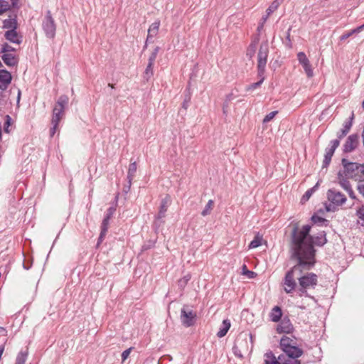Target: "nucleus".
Segmentation results:
<instances>
[{
  "label": "nucleus",
  "instance_id": "nucleus-22",
  "mask_svg": "<svg viewBox=\"0 0 364 364\" xmlns=\"http://www.w3.org/2000/svg\"><path fill=\"white\" fill-rule=\"evenodd\" d=\"M282 316V309L279 306H274L269 314L270 319L273 322H278L280 320Z\"/></svg>",
  "mask_w": 364,
  "mask_h": 364
},
{
  "label": "nucleus",
  "instance_id": "nucleus-44",
  "mask_svg": "<svg viewBox=\"0 0 364 364\" xmlns=\"http://www.w3.org/2000/svg\"><path fill=\"white\" fill-rule=\"evenodd\" d=\"M268 17L269 16L265 15L261 18L260 22L259 23V25L257 26L258 33H260V31L263 29L264 25L266 21L267 20Z\"/></svg>",
  "mask_w": 364,
  "mask_h": 364
},
{
  "label": "nucleus",
  "instance_id": "nucleus-55",
  "mask_svg": "<svg viewBox=\"0 0 364 364\" xmlns=\"http://www.w3.org/2000/svg\"><path fill=\"white\" fill-rule=\"evenodd\" d=\"M232 100H233L232 95H229L227 96V101H230Z\"/></svg>",
  "mask_w": 364,
  "mask_h": 364
},
{
  "label": "nucleus",
  "instance_id": "nucleus-32",
  "mask_svg": "<svg viewBox=\"0 0 364 364\" xmlns=\"http://www.w3.org/2000/svg\"><path fill=\"white\" fill-rule=\"evenodd\" d=\"M28 353L26 351H21L18 353L15 364H24L27 359Z\"/></svg>",
  "mask_w": 364,
  "mask_h": 364
},
{
  "label": "nucleus",
  "instance_id": "nucleus-49",
  "mask_svg": "<svg viewBox=\"0 0 364 364\" xmlns=\"http://www.w3.org/2000/svg\"><path fill=\"white\" fill-rule=\"evenodd\" d=\"M132 348H129L125 350L124 351H123V353L122 354V361H124L125 360L127 359V358L129 356V354H130Z\"/></svg>",
  "mask_w": 364,
  "mask_h": 364
},
{
  "label": "nucleus",
  "instance_id": "nucleus-20",
  "mask_svg": "<svg viewBox=\"0 0 364 364\" xmlns=\"http://www.w3.org/2000/svg\"><path fill=\"white\" fill-rule=\"evenodd\" d=\"M353 117L354 114L353 113L351 117L350 118V120L345 122L343 124V128L339 132H338V137L339 140L344 136H346L350 131L352 126V120L353 119Z\"/></svg>",
  "mask_w": 364,
  "mask_h": 364
},
{
  "label": "nucleus",
  "instance_id": "nucleus-16",
  "mask_svg": "<svg viewBox=\"0 0 364 364\" xmlns=\"http://www.w3.org/2000/svg\"><path fill=\"white\" fill-rule=\"evenodd\" d=\"M283 352L284 354H282V355H287L293 358H299L303 354V350L297 347L296 345L293 346Z\"/></svg>",
  "mask_w": 364,
  "mask_h": 364
},
{
  "label": "nucleus",
  "instance_id": "nucleus-37",
  "mask_svg": "<svg viewBox=\"0 0 364 364\" xmlns=\"http://www.w3.org/2000/svg\"><path fill=\"white\" fill-rule=\"evenodd\" d=\"M318 186V183H317L316 185L313 187L311 189H309L305 193L304 195L302 197V200L303 201H306L308 200L310 197L311 196L312 193L314 192V191L316 190V188H317Z\"/></svg>",
  "mask_w": 364,
  "mask_h": 364
},
{
  "label": "nucleus",
  "instance_id": "nucleus-50",
  "mask_svg": "<svg viewBox=\"0 0 364 364\" xmlns=\"http://www.w3.org/2000/svg\"><path fill=\"white\" fill-rule=\"evenodd\" d=\"M115 211V208H109L108 210H107V215L105 216V218L108 219V220H110L111 217L112 216V215L114 214Z\"/></svg>",
  "mask_w": 364,
  "mask_h": 364
},
{
  "label": "nucleus",
  "instance_id": "nucleus-41",
  "mask_svg": "<svg viewBox=\"0 0 364 364\" xmlns=\"http://www.w3.org/2000/svg\"><path fill=\"white\" fill-rule=\"evenodd\" d=\"M277 113H278L277 111H273V112H269L263 119V123H267V122H270L272 119H274V117L277 115Z\"/></svg>",
  "mask_w": 364,
  "mask_h": 364
},
{
  "label": "nucleus",
  "instance_id": "nucleus-19",
  "mask_svg": "<svg viewBox=\"0 0 364 364\" xmlns=\"http://www.w3.org/2000/svg\"><path fill=\"white\" fill-rule=\"evenodd\" d=\"M170 202V198L168 196H166L161 200L159 211L157 215L158 219H161L165 216L166 212L167 211L168 203Z\"/></svg>",
  "mask_w": 364,
  "mask_h": 364
},
{
  "label": "nucleus",
  "instance_id": "nucleus-38",
  "mask_svg": "<svg viewBox=\"0 0 364 364\" xmlns=\"http://www.w3.org/2000/svg\"><path fill=\"white\" fill-rule=\"evenodd\" d=\"M257 41L251 43L247 49V55H249L250 58H252L255 53V50H256V47H257Z\"/></svg>",
  "mask_w": 364,
  "mask_h": 364
},
{
  "label": "nucleus",
  "instance_id": "nucleus-8",
  "mask_svg": "<svg viewBox=\"0 0 364 364\" xmlns=\"http://www.w3.org/2000/svg\"><path fill=\"white\" fill-rule=\"evenodd\" d=\"M269 53V46L267 42L262 43L260 46L257 56V68L259 74H262L267 64Z\"/></svg>",
  "mask_w": 364,
  "mask_h": 364
},
{
  "label": "nucleus",
  "instance_id": "nucleus-25",
  "mask_svg": "<svg viewBox=\"0 0 364 364\" xmlns=\"http://www.w3.org/2000/svg\"><path fill=\"white\" fill-rule=\"evenodd\" d=\"M137 166L136 162L131 163L127 173V179L129 184V186H131L132 181L135 176V173L136 172Z\"/></svg>",
  "mask_w": 364,
  "mask_h": 364
},
{
  "label": "nucleus",
  "instance_id": "nucleus-54",
  "mask_svg": "<svg viewBox=\"0 0 364 364\" xmlns=\"http://www.w3.org/2000/svg\"><path fill=\"white\" fill-rule=\"evenodd\" d=\"M290 31H291V28H289L288 32H287V38L289 41H290Z\"/></svg>",
  "mask_w": 364,
  "mask_h": 364
},
{
  "label": "nucleus",
  "instance_id": "nucleus-40",
  "mask_svg": "<svg viewBox=\"0 0 364 364\" xmlns=\"http://www.w3.org/2000/svg\"><path fill=\"white\" fill-rule=\"evenodd\" d=\"M15 48H13L11 46H9L6 43H4L2 45L1 47V53L2 54L6 53H14L15 51Z\"/></svg>",
  "mask_w": 364,
  "mask_h": 364
},
{
  "label": "nucleus",
  "instance_id": "nucleus-10",
  "mask_svg": "<svg viewBox=\"0 0 364 364\" xmlns=\"http://www.w3.org/2000/svg\"><path fill=\"white\" fill-rule=\"evenodd\" d=\"M297 60L299 64L302 66L306 76L311 78L314 76V71L312 66L310 63L309 58L304 52H299L297 53Z\"/></svg>",
  "mask_w": 364,
  "mask_h": 364
},
{
  "label": "nucleus",
  "instance_id": "nucleus-17",
  "mask_svg": "<svg viewBox=\"0 0 364 364\" xmlns=\"http://www.w3.org/2000/svg\"><path fill=\"white\" fill-rule=\"evenodd\" d=\"M2 59L5 64L9 66H14L18 62L17 58L14 53H6L2 54Z\"/></svg>",
  "mask_w": 364,
  "mask_h": 364
},
{
  "label": "nucleus",
  "instance_id": "nucleus-14",
  "mask_svg": "<svg viewBox=\"0 0 364 364\" xmlns=\"http://www.w3.org/2000/svg\"><path fill=\"white\" fill-rule=\"evenodd\" d=\"M5 38L9 41L19 45L22 41V37L16 31V29L8 30L5 33Z\"/></svg>",
  "mask_w": 364,
  "mask_h": 364
},
{
  "label": "nucleus",
  "instance_id": "nucleus-47",
  "mask_svg": "<svg viewBox=\"0 0 364 364\" xmlns=\"http://www.w3.org/2000/svg\"><path fill=\"white\" fill-rule=\"evenodd\" d=\"M356 215L359 219L364 221V205L359 208L356 212Z\"/></svg>",
  "mask_w": 364,
  "mask_h": 364
},
{
  "label": "nucleus",
  "instance_id": "nucleus-48",
  "mask_svg": "<svg viewBox=\"0 0 364 364\" xmlns=\"http://www.w3.org/2000/svg\"><path fill=\"white\" fill-rule=\"evenodd\" d=\"M6 336H7V331H6V329L5 328H4V327L0 326V337H3L4 338L2 339L3 343L4 342L5 340L7 341Z\"/></svg>",
  "mask_w": 364,
  "mask_h": 364
},
{
  "label": "nucleus",
  "instance_id": "nucleus-58",
  "mask_svg": "<svg viewBox=\"0 0 364 364\" xmlns=\"http://www.w3.org/2000/svg\"><path fill=\"white\" fill-rule=\"evenodd\" d=\"M361 27H363V30H364V24L361 25Z\"/></svg>",
  "mask_w": 364,
  "mask_h": 364
},
{
  "label": "nucleus",
  "instance_id": "nucleus-26",
  "mask_svg": "<svg viewBox=\"0 0 364 364\" xmlns=\"http://www.w3.org/2000/svg\"><path fill=\"white\" fill-rule=\"evenodd\" d=\"M279 359L281 362V364H301V362L298 360V358H293L287 355H279Z\"/></svg>",
  "mask_w": 364,
  "mask_h": 364
},
{
  "label": "nucleus",
  "instance_id": "nucleus-52",
  "mask_svg": "<svg viewBox=\"0 0 364 364\" xmlns=\"http://www.w3.org/2000/svg\"><path fill=\"white\" fill-rule=\"evenodd\" d=\"M357 189L359 193L364 197V184H358Z\"/></svg>",
  "mask_w": 364,
  "mask_h": 364
},
{
  "label": "nucleus",
  "instance_id": "nucleus-53",
  "mask_svg": "<svg viewBox=\"0 0 364 364\" xmlns=\"http://www.w3.org/2000/svg\"><path fill=\"white\" fill-rule=\"evenodd\" d=\"M11 118L9 116V115H6V122H5V124H7V127H9L10 124H11ZM5 130L6 132H9L8 131V128H5Z\"/></svg>",
  "mask_w": 364,
  "mask_h": 364
},
{
  "label": "nucleus",
  "instance_id": "nucleus-21",
  "mask_svg": "<svg viewBox=\"0 0 364 364\" xmlns=\"http://www.w3.org/2000/svg\"><path fill=\"white\" fill-rule=\"evenodd\" d=\"M109 220H108L105 218L102 220V225H101V232H100V237L98 238L97 245H100V244L103 241V240L107 232L108 228H109Z\"/></svg>",
  "mask_w": 364,
  "mask_h": 364
},
{
  "label": "nucleus",
  "instance_id": "nucleus-36",
  "mask_svg": "<svg viewBox=\"0 0 364 364\" xmlns=\"http://www.w3.org/2000/svg\"><path fill=\"white\" fill-rule=\"evenodd\" d=\"M300 304H299V307L301 309H305L307 306H311L314 303H316V300L314 299V301H309L305 296H303Z\"/></svg>",
  "mask_w": 364,
  "mask_h": 364
},
{
  "label": "nucleus",
  "instance_id": "nucleus-3",
  "mask_svg": "<svg viewBox=\"0 0 364 364\" xmlns=\"http://www.w3.org/2000/svg\"><path fill=\"white\" fill-rule=\"evenodd\" d=\"M296 259L298 260V263L287 272L284 279V290L287 294H290L295 290L296 279L298 280L302 269H309L312 267L311 262L304 260L301 258Z\"/></svg>",
  "mask_w": 364,
  "mask_h": 364
},
{
  "label": "nucleus",
  "instance_id": "nucleus-29",
  "mask_svg": "<svg viewBox=\"0 0 364 364\" xmlns=\"http://www.w3.org/2000/svg\"><path fill=\"white\" fill-rule=\"evenodd\" d=\"M361 31H363V27H361V26H360L350 31L349 32L343 34L340 37V41H343L346 40L347 38H348L350 36H351L353 34L358 33Z\"/></svg>",
  "mask_w": 364,
  "mask_h": 364
},
{
  "label": "nucleus",
  "instance_id": "nucleus-46",
  "mask_svg": "<svg viewBox=\"0 0 364 364\" xmlns=\"http://www.w3.org/2000/svg\"><path fill=\"white\" fill-rule=\"evenodd\" d=\"M263 82V79H262L261 80L257 82H255L250 85H249L247 87V90H255L256 88H257L258 87H259L262 83Z\"/></svg>",
  "mask_w": 364,
  "mask_h": 364
},
{
  "label": "nucleus",
  "instance_id": "nucleus-43",
  "mask_svg": "<svg viewBox=\"0 0 364 364\" xmlns=\"http://www.w3.org/2000/svg\"><path fill=\"white\" fill-rule=\"evenodd\" d=\"M190 279L191 276L187 274L178 281V285L181 287H184Z\"/></svg>",
  "mask_w": 364,
  "mask_h": 364
},
{
  "label": "nucleus",
  "instance_id": "nucleus-12",
  "mask_svg": "<svg viewBox=\"0 0 364 364\" xmlns=\"http://www.w3.org/2000/svg\"><path fill=\"white\" fill-rule=\"evenodd\" d=\"M359 136L357 134H351L348 138L344 144V151L345 152H351L353 151L358 145L359 143Z\"/></svg>",
  "mask_w": 364,
  "mask_h": 364
},
{
  "label": "nucleus",
  "instance_id": "nucleus-23",
  "mask_svg": "<svg viewBox=\"0 0 364 364\" xmlns=\"http://www.w3.org/2000/svg\"><path fill=\"white\" fill-rule=\"evenodd\" d=\"M264 364H281L279 357L277 358L272 352L269 351L264 354Z\"/></svg>",
  "mask_w": 364,
  "mask_h": 364
},
{
  "label": "nucleus",
  "instance_id": "nucleus-18",
  "mask_svg": "<svg viewBox=\"0 0 364 364\" xmlns=\"http://www.w3.org/2000/svg\"><path fill=\"white\" fill-rule=\"evenodd\" d=\"M294 345H296L295 340L287 336H284L280 340V347L283 351L292 347Z\"/></svg>",
  "mask_w": 364,
  "mask_h": 364
},
{
  "label": "nucleus",
  "instance_id": "nucleus-33",
  "mask_svg": "<svg viewBox=\"0 0 364 364\" xmlns=\"http://www.w3.org/2000/svg\"><path fill=\"white\" fill-rule=\"evenodd\" d=\"M242 274L247 276L249 279H253L257 276V274L252 271L248 270L247 265L243 264L242 267Z\"/></svg>",
  "mask_w": 364,
  "mask_h": 364
},
{
  "label": "nucleus",
  "instance_id": "nucleus-42",
  "mask_svg": "<svg viewBox=\"0 0 364 364\" xmlns=\"http://www.w3.org/2000/svg\"><path fill=\"white\" fill-rule=\"evenodd\" d=\"M311 220L314 224H323L327 222V220L324 218L316 215L312 216Z\"/></svg>",
  "mask_w": 364,
  "mask_h": 364
},
{
  "label": "nucleus",
  "instance_id": "nucleus-45",
  "mask_svg": "<svg viewBox=\"0 0 364 364\" xmlns=\"http://www.w3.org/2000/svg\"><path fill=\"white\" fill-rule=\"evenodd\" d=\"M9 8L8 3L5 1H0V14L7 11Z\"/></svg>",
  "mask_w": 364,
  "mask_h": 364
},
{
  "label": "nucleus",
  "instance_id": "nucleus-7",
  "mask_svg": "<svg viewBox=\"0 0 364 364\" xmlns=\"http://www.w3.org/2000/svg\"><path fill=\"white\" fill-rule=\"evenodd\" d=\"M42 26L46 36L49 38H53L55 36L56 26L50 11H47Z\"/></svg>",
  "mask_w": 364,
  "mask_h": 364
},
{
  "label": "nucleus",
  "instance_id": "nucleus-56",
  "mask_svg": "<svg viewBox=\"0 0 364 364\" xmlns=\"http://www.w3.org/2000/svg\"><path fill=\"white\" fill-rule=\"evenodd\" d=\"M228 106V104L223 105V112L224 113H226V112H227L226 109H227Z\"/></svg>",
  "mask_w": 364,
  "mask_h": 364
},
{
  "label": "nucleus",
  "instance_id": "nucleus-6",
  "mask_svg": "<svg viewBox=\"0 0 364 364\" xmlns=\"http://www.w3.org/2000/svg\"><path fill=\"white\" fill-rule=\"evenodd\" d=\"M69 98L67 95H61L58 99L53 110L52 123L59 124L64 115V109L68 104Z\"/></svg>",
  "mask_w": 364,
  "mask_h": 364
},
{
  "label": "nucleus",
  "instance_id": "nucleus-13",
  "mask_svg": "<svg viewBox=\"0 0 364 364\" xmlns=\"http://www.w3.org/2000/svg\"><path fill=\"white\" fill-rule=\"evenodd\" d=\"M11 75L9 72L1 70H0V90H5L11 83Z\"/></svg>",
  "mask_w": 364,
  "mask_h": 364
},
{
  "label": "nucleus",
  "instance_id": "nucleus-35",
  "mask_svg": "<svg viewBox=\"0 0 364 364\" xmlns=\"http://www.w3.org/2000/svg\"><path fill=\"white\" fill-rule=\"evenodd\" d=\"M153 67L154 65L151 63H148L145 72H144V78H146V80H148L151 77H152L154 74L153 71Z\"/></svg>",
  "mask_w": 364,
  "mask_h": 364
},
{
  "label": "nucleus",
  "instance_id": "nucleus-15",
  "mask_svg": "<svg viewBox=\"0 0 364 364\" xmlns=\"http://www.w3.org/2000/svg\"><path fill=\"white\" fill-rule=\"evenodd\" d=\"M293 330V326L289 319H284L277 326V331L279 333H290Z\"/></svg>",
  "mask_w": 364,
  "mask_h": 364
},
{
  "label": "nucleus",
  "instance_id": "nucleus-57",
  "mask_svg": "<svg viewBox=\"0 0 364 364\" xmlns=\"http://www.w3.org/2000/svg\"><path fill=\"white\" fill-rule=\"evenodd\" d=\"M362 107H363V109H364V101H363V103H362Z\"/></svg>",
  "mask_w": 364,
  "mask_h": 364
},
{
  "label": "nucleus",
  "instance_id": "nucleus-28",
  "mask_svg": "<svg viewBox=\"0 0 364 364\" xmlns=\"http://www.w3.org/2000/svg\"><path fill=\"white\" fill-rule=\"evenodd\" d=\"M3 27L9 30L16 29L17 22L15 18L5 19L3 22Z\"/></svg>",
  "mask_w": 364,
  "mask_h": 364
},
{
  "label": "nucleus",
  "instance_id": "nucleus-5",
  "mask_svg": "<svg viewBox=\"0 0 364 364\" xmlns=\"http://www.w3.org/2000/svg\"><path fill=\"white\" fill-rule=\"evenodd\" d=\"M327 198L331 203L329 205L326 206V209L328 212L333 211L334 206L342 205L346 201V197L335 188H331L328 191Z\"/></svg>",
  "mask_w": 364,
  "mask_h": 364
},
{
  "label": "nucleus",
  "instance_id": "nucleus-39",
  "mask_svg": "<svg viewBox=\"0 0 364 364\" xmlns=\"http://www.w3.org/2000/svg\"><path fill=\"white\" fill-rule=\"evenodd\" d=\"M159 47H156L154 48V50H153V52L151 53V55L149 56V63H151V64H154V61L156 58V56H157V54L159 53Z\"/></svg>",
  "mask_w": 364,
  "mask_h": 364
},
{
  "label": "nucleus",
  "instance_id": "nucleus-51",
  "mask_svg": "<svg viewBox=\"0 0 364 364\" xmlns=\"http://www.w3.org/2000/svg\"><path fill=\"white\" fill-rule=\"evenodd\" d=\"M52 124H53V127L50 129V131L51 136H53L55 134V133L58 129V124L52 123Z\"/></svg>",
  "mask_w": 364,
  "mask_h": 364
},
{
  "label": "nucleus",
  "instance_id": "nucleus-11",
  "mask_svg": "<svg viewBox=\"0 0 364 364\" xmlns=\"http://www.w3.org/2000/svg\"><path fill=\"white\" fill-rule=\"evenodd\" d=\"M340 141L339 139H334L331 141L330 147L326 148V153L324 156L323 164L324 166H328L331 162V158L334 154L335 150L339 146Z\"/></svg>",
  "mask_w": 364,
  "mask_h": 364
},
{
  "label": "nucleus",
  "instance_id": "nucleus-34",
  "mask_svg": "<svg viewBox=\"0 0 364 364\" xmlns=\"http://www.w3.org/2000/svg\"><path fill=\"white\" fill-rule=\"evenodd\" d=\"M213 205H214L213 200H209L208 202L207 203L205 208L201 212V215L203 216H206V215L210 214V212H211V210L213 209Z\"/></svg>",
  "mask_w": 364,
  "mask_h": 364
},
{
  "label": "nucleus",
  "instance_id": "nucleus-2",
  "mask_svg": "<svg viewBox=\"0 0 364 364\" xmlns=\"http://www.w3.org/2000/svg\"><path fill=\"white\" fill-rule=\"evenodd\" d=\"M343 168L340 170L337 175V183L348 193L349 197L355 199V195L353 192L348 179H353L355 181H364V164L349 162L346 159L342 160Z\"/></svg>",
  "mask_w": 364,
  "mask_h": 364
},
{
  "label": "nucleus",
  "instance_id": "nucleus-27",
  "mask_svg": "<svg viewBox=\"0 0 364 364\" xmlns=\"http://www.w3.org/2000/svg\"><path fill=\"white\" fill-rule=\"evenodd\" d=\"M159 26H160L159 22V21H156V22L153 23L149 26V28L148 30L147 41L149 38H153L154 36H155L157 34L159 28Z\"/></svg>",
  "mask_w": 364,
  "mask_h": 364
},
{
  "label": "nucleus",
  "instance_id": "nucleus-1",
  "mask_svg": "<svg viewBox=\"0 0 364 364\" xmlns=\"http://www.w3.org/2000/svg\"><path fill=\"white\" fill-rule=\"evenodd\" d=\"M311 226L304 225L301 229H295L292 235L291 252L294 258H301L304 260L311 262L313 266L315 259V250L314 245L322 246L326 243L327 240L324 231L316 235H310Z\"/></svg>",
  "mask_w": 364,
  "mask_h": 364
},
{
  "label": "nucleus",
  "instance_id": "nucleus-24",
  "mask_svg": "<svg viewBox=\"0 0 364 364\" xmlns=\"http://www.w3.org/2000/svg\"><path fill=\"white\" fill-rule=\"evenodd\" d=\"M230 328V322L229 320L226 319L223 321V324L218 331L217 336L219 338H222L226 335L228 330Z\"/></svg>",
  "mask_w": 364,
  "mask_h": 364
},
{
  "label": "nucleus",
  "instance_id": "nucleus-31",
  "mask_svg": "<svg viewBox=\"0 0 364 364\" xmlns=\"http://www.w3.org/2000/svg\"><path fill=\"white\" fill-rule=\"evenodd\" d=\"M262 242V237L257 235L249 245V249H254L259 247Z\"/></svg>",
  "mask_w": 364,
  "mask_h": 364
},
{
  "label": "nucleus",
  "instance_id": "nucleus-30",
  "mask_svg": "<svg viewBox=\"0 0 364 364\" xmlns=\"http://www.w3.org/2000/svg\"><path fill=\"white\" fill-rule=\"evenodd\" d=\"M282 0H275L272 4L269 6V8L266 11V16H269L271 14H272L274 11H276L279 6L280 5Z\"/></svg>",
  "mask_w": 364,
  "mask_h": 364
},
{
  "label": "nucleus",
  "instance_id": "nucleus-9",
  "mask_svg": "<svg viewBox=\"0 0 364 364\" xmlns=\"http://www.w3.org/2000/svg\"><path fill=\"white\" fill-rule=\"evenodd\" d=\"M196 318V313L188 306H183L181 311V321L186 327L194 325Z\"/></svg>",
  "mask_w": 364,
  "mask_h": 364
},
{
  "label": "nucleus",
  "instance_id": "nucleus-4",
  "mask_svg": "<svg viewBox=\"0 0 364 364\" xmlns=\"http://www.w3.org/2000/svg\"><path fill=\"white\" fill-rule=\"evenodd\" d=\"M299 281L298 294L300 297L305 296L309 301H314V297L307 294V289H314L317 284V275L314 273H306L304 274L300 272Z\"/></svg>",
  "mask_w": 364,
  "mask_h": 364
}]
</instances>
